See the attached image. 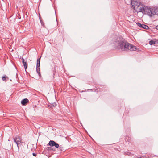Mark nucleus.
<instances>
[{"instance_id": "1a4fd4ad", "label": "nucleus", "mask_w": 158, "mask_h": 158, "mask_svg": "<svg viewBox=\"0 0 158 158\" xmlns=\"http://www.w3.org/2000/svg\"><path fill=\"white\" fill-rule=\"evenodd\" d=\"M59 148L60 151H64L66 150L64 148V147L62 145H60V146H59Z\"/></svg>"}, {"instance_id": "9d476101", "label": "nucleus", "mask_w": 158, "mask_h": 158, "mask_svg": "<svg viewBox=\"0 0 158 158\" xmlns=\"http://www.w3.org/2000/svg\"><path fill=\"white\" fill-rule=\"evenodd\" d=\"M2 78L3 81H5L6 79V78H8V77H6V75H4L2 77Z\"/></svg>"}, {"instance_id": "f03ea898", "label": "nucleus", "mask_w": 158, "mask_h": 158, "mask_svg": "<svg viewBox=\"0 0 158 158\" xmlns=\"http://www.w3.org/2000/svg\"><path fill=\"white\" fill-rule=\"evenodd\" d=\"M132 6L134 9L137 12H142L143 14H147L150 16L154 15L153 12V9L148 8L145 6H140V4L138 2H135L133 1L132 2Z\"/></svg>"}, {"instance_id": "a211bd4d", "label": "nucleus", "mask_w": 158, "mask_h": 158, "mask_svg": "<svg viewBox=\"0 0 158 158\" xmlns=\"http://www.w3.org/2000/svg\"><path fill=\"white\" fill-rule=\"evenodd\" d=\"M127 153L126 154L127 155H130L131 154V153L128 152H127Z\"/></svg>"}, {"instance_id": "f8f14e48", "label": "nucleus", "mask_w": 158, "mask_h": 158, "mask_svg": "<svg viewBox=\"0 0 158 158\" xmlns=\"http://www.w3.org/2000/svg\"><path fill=\"white\" fill-rule=\"evenodd\" d=\"M91 90H92L93 92H96L97 93L98 91V89H97V88L91 89Z\"/></svg>"}, {"instance_id": "412c9836", "label": "nucleus", "mask_w": 158, "mask_h": 158, "mask_svg": "<svg viewBox=\"0 0 158 158\" xmlns=\"http://www.w3.org/2000/svg\"><path fill=\"white\" fill-rule=\"evenodd\" d=\"M155 28L156 29L158 30V25L157 26H156V27Z\"/></svg>"}, {"instance_id": "6ab92c4d", "label": "nucleus", "mask_w": 158, "mask_h": 158, "mask_svg": "<svg viewBox=\"0 0 158 158\" xmlns=\"http://www.w3.org/2000/svg\"><path fill=\"white\" fill-rule=\"evenodd\" d=\"M40 23H41V25H43V22H42L40 19Z\"/></svg>"}, {"instance_id": "423d86ee", "label": "nucleus", "mask_w": 158, "mask_h": 158, "mask_svg": "<svg viewBox=\"0 0 158 158\" xmlns=\"http://www.w3.org/2000/svg\"><path fill=\"white\" fill-rule=\"evenodd\" d=\"M56 142L53 140H50L49 143L48 144V146L49 145L51 147H53L54 146Z\"/></svg>"}, {"instance_id": "20e7f679", "label": "nucleus", "mask_w": 158, "mask_h": 158, "mask_svg": "<svg viewBox=\"0 0 158 158\" xmlns=\"http://www.w3.org/2000/svg\"><path fill=\"white\" fill-rule=\"evenodd\" d=\"M14 142L17 145V147L19 149V145L20 144L21 142V138L19 136H17L13 138Z\"/></svg>"}, {"instance_id": "5701e85b", "label": "nucleus", "mask_w": 158, "mask_h": 158, "mask_svg": "<svg viewBox=\"0 0 158 158\" xmlns=\"http://www.w3.org/2000/svg\"><path fill=\"white\" fill-rule=\"evenodd\" d=\"M9 79V78H6V79H7L6 81H7V80Z\"/></svg>"}, {"instance_id": "f257e3e1", "label": "nucleus", "mask_w": 158, "mask_h": 158, "mask_svg": "<svg viewBox=\"0 0 158 158\" xmlns=\"http://www.w3.org/2000/svg\"><path fill=\"white\" fill-rule=\"evenodd\" d=\"M113 47L115 49H121L122 51H136L137 48L135 46L131 45L124 39L121 37L114 39L112 43Z\"/></svg>"}, {"instance_id": "ddd939ff", "label": "nucleus", "mask_w": 158, "mask_h": 158, "mask_svg": "<svg viewBox=\"0 0 158 158\" xmlns=\"http://www.w3.org/2000/svg\"><path fill=\"white\" fill-rule=\"evenodd\" d=\"M54 146H55V147L56 148H59V144L57 143H56V142L55 143V145H54Z\"/></svg>"}, {"instance_id": "4be33fe9", "label": "nucleus", "mask_w": 158, "mask_h": 158, "mask_svg": "<svg viewBox=\"0 0 158 158\" xmlns=\"http://www.w3.org/2000/svg\"><path fill=\"white\" fill-rule=\"evenodd\" d=\"M131 2H132V1H133V0H131ZM135 2H136V1H135ZM131 4L132 5V3H131Z\"/></svg>"}, {"instance_id": "9b49d317", "label": "nucleus", "mask_w": 158, "mask_h": 158, "mask_svg": "<svg viewBox=\"0 0 158 158\" xmlns=\"http://www.w3.org/2000/svg\"><path fill=\"white\" fill-rule=\"evenodd\" d=\"M155 44V42L154 41L152 40H151V41H150L149 42V44L151 45Z\"/></svg>"}, {"instance_id": "0eeeda50", "label": "nucleus", "mask_w": 158, "mask_h": 158, "mask_svg": "<svg viewBox=\"0 0 158 158\" xmlns=\"http://www.w3.org/2000/svg\"><path fill=\"white\" fill-rule=\"evenodd\" d=\"M22 63L23 64V65L25 69L26 70V69L27 68L28 64L27 61L22 62Z\"/></svg>"}, {"instance_id": "4468645a", "label": "nucleus", "mask_w": 158, "mask_h": 158, "mask_svg": "<svg viewBox=\"0 0 158 158\" xmlns=\"http://www.w3.org/2000/svg\"><path fill=\"white\" fill-rule=\"evenodd\" d=\"M136 23L138 26L139 27H141L142 24L139 22L137 23Z\"/></svg>"}, {"instance_id": "aec40b11", "label": "nucleus", "mask_w": 158, "mask_h": 158, "mask_svg": "<svg viewBox=\"0 0 158 158\" xmlns=\"http://www.w3.org/2000/svg\"><path fill=\"white\" fill-rule=\"evenodd\" d=\"M21 59L22 60V62H23L25 61L24 59L23 58V57H22Z\"/></svg>"}, {"instance_id": "f3484780", "label": "nucleus", "mask_w": 158, "mask_h": 158, "mask_svg": "<svg viewBox=\"0 0 158 158\" xmlns=\"http://www.w3.org/2000/svg\"><path fill=\"white\" fill-rule=\"evenodd\" d=\"M32 155L34 156H36L37 154H36L35 153H32Z\"/></svg>"}, {"instance_id": "6e6552de", "label": "nucleus", "mask_w": 158, "mask_h": 158, "mask_svg": "<svg viewBox=\"0 0 158 158\" xmlns=\"http://www.w3.org/2000/svg\"><path fill=\"white\" fill-rule=\"evenodd\" d=\"M140 27L145 29H148L149 28L148 26L145 24H142Z\"/></svg>"}, {"instance_id": "dca6fc26", "label": "nucleus", "mask_w": 158, "mask_h": 158, "mask_svg": "<svg viewBox=\"0 0 158 158\" xmlns=\"http://www.w3.org/2000/svg\"><path fill=\"white\" fill-rule=\"evenodd\" d=\"M48 150H52V148L51 147H48Z\"/></svg>"}, {"instance_id": "2eb2a0df", "label": "nucleus", "mask_w": 158, "mask_h": 158, "mask_svg": "<svg viewBox=\"0 0 158 158\" xmlns=\"http://www.w3.org/2000/svg\"><path fill=\"white\" fill-rule=\"evenodd\" d=\"M53 106V107H55L56 106V104L55 102H54L53 103H52L51 104Z\"/></svg>"}, {"instance_id": "39448f33", "label": "nucleus", "mask_w": 158, "mask_h": 158, "mask_svg": "<svg viewBox=\"0 0 158 158\" xmlns=\"http://www.w3.org/2000/svg\"><path fill=\"white\" fill-rule=\"evenodd\" d=\"M29 102V100L27 98H25L23 99L21 101V104L23 105H25Z\"/></svg>"}, {"instance_id": "7ed1b4c3", "label": "nucleus", "mask_w": 158, "mask_h": 158, "mask_svg": "<svg viewBox=\"0 0 158 158\" xmlns=\"http://www.w3.org/2000/svg\"><path fill=\"white\" fill-rule=\"evenodd\" d=\"M41 56L39 58L37 59V63H36V72L38 73L39 76L40 75V60Z\"/></svg>"}]
</instances>
